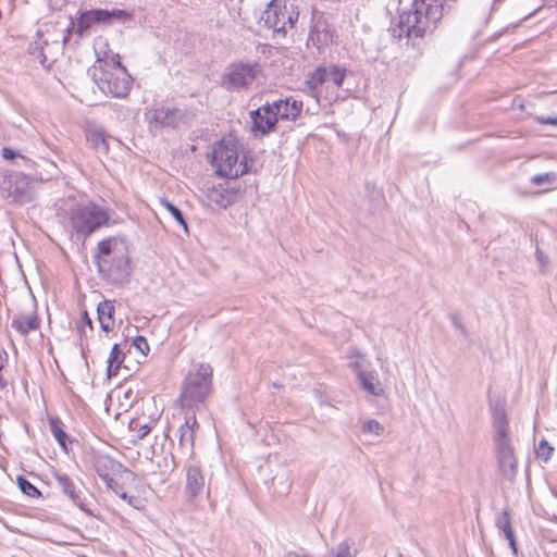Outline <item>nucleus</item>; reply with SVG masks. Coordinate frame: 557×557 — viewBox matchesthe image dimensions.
I'll use <instances>...</instances> for the list:
<instances>
[{
    "label": "nucleus",
    "mask_w": 557,
    "mask_h": 557,
    "mask_svg": "<svg viewBox=\"0 0 557 557\" xmlns=\"http://www.w3.org/2000/svg\"><path fill=\"white\" fill-rule=\"evenodd\" d=\"M531 181L535 185H541L545 182H550V174L549 173L537 174V175H534Z\"/></svg>",
    "instance_id": "79ce46f5"
},
{
    "label": "nucleus",
    "mask_w": 557,
    "mask_h": 557,
    "mask_svg": "<svg viewBox=\"0 0 557 557\" xmlns=\"http://www.w3.org/2000/svg\"><path fill=\"white\" fill-rule=\"evenodd\" d=\"M238 189L234 187L211 186L206 190V198L209 205L226 209L236 201Z\"/></svg>",
    "instance_id": "2eb2a0df"
},
{
    "label": "nucleus",
    "mask_w": 557,
    "mask_h": 557,
    "mask_svg": "<svg viewBox=\"0 0 557 557\" xmlns=\"http://www.w3.org/2000/svg\"><path fill=\"white\" fill-rule=\"evenodd\" d=\"M273 386H274V387H280L281 385H280L278 383L274 382V383H273Z\"/></svg>",
    "instance_id": "864d4df0"
},
{
    "label": "nucleus",
    "mask_w": 557,
    "mask_h": 557,
    "mask_svg": "<svg viewBox=\"0 0 557 557\" xmlns=\"http://www.w3.org/2000/svg\"><path fill=\"white\" fill-rule=\"evenodd\" d=\"M198 423L195 414L187 416L185 422L178 429V447L183 454L193 456L195 445V429Z\"/></svg>",
    "instance_id": "dca6fc26"
},
{
    "label": "nucleus",
    "mask_w": 557,
    "mask_h": 557,
    "mask_svg": "<svg viewBox=\"0 0 557 557\" xmlns=\"http://www.w3.org/2000/svg\"><path fill=\"white\" fill-rule=\"evenodd\" d=\"M121 499L123 500H126L128 498V494L123 490L120 492V494L117 495Z\"/></svg>",
    "instance_id": "603ef678"
},
{
    "label": "nucleus",
    "mask_w": 557,
    "mask_h": 557,
    "mask_svg": "<svg viewBox=\"0 0 557 557\" xmlns=\"http://www.w3.org/2000/svg\"><path fill=\"white\" fill-rule=\"evenodd\" d=\"M503 532L505 534V537L509 542V546L512 549V553L516 555L517 554V543H516V537H515L512 528L505 530Z\"/></svg>",
    "instance_id": "ea45409f"
},
{
    "label": "nucleus",
    "mask_w": 557,
    "mask_h": 557,
    "mask_svg": "<svg viewBox=\"0 0 557 557\" xmlns=\"http://www.w3.org/2000/svg\"><path fill=\"white\" fill-rule=\"evenodd\" d=\"M72 29H75V33L83 37L84 33L88 29L87 26H85L78 18L76 25L74 22H71V28H67V34L63 37V44L66 45V42L70 39Z\"/></svg>",
    "instance_id": "c9c22d12"
},
{
    "label": "nucleus",
    "mask_w": 557,
    "mask_h": 557,
    "mask_svg": "<svg viewBox=\"0 0 557 557\" xmlns=\"http://www.w3.org/2000/svg\"><path fill=\"white\" fill-rule=\"evenodd\" d=\"M450 320H451V323L463 335V336H468V331L466 329V326L463 325V323L460 321V318L457 313H451L450 314Z\"/></svg>",
    "instance_id": "58836bf2"
},
{
    "label": "nucleus",
    "mask_w": 557,
    "mask_h": 557,
    "mask_svg": "<svg viewBox=\"0 0 557 557\" xmlns=\"http://www.w3.org/2000/svg\"><path fill=\"white\" fill-rule=\"evenodd\" d=\"M535 257L539 262V264L544 268L548 263L547 256L537 247L535 251Z\"/></svg>",
    "instance_id": "37998d69"
},
{
    "label": "nucleus",
    "mask_w": 557,
    "mask_h": 557,
    "mask_svg": "<svg viewBox=\"0 0 557 557\" xmlns=\"http://www.w3.org/2000/svg\"><path fill=\"white\" fill-rule=\"evenodd\" d=\"M334 40V30L323 14L313 13L312 26L309 33L308 42H311L317 49L331 45Z\"/></svg>",
    "instance_id": "9b49d317"
},
{
    "label": "nucleus",
    "mask_w": 557,
    "mask_h": 557,
    "mask_svg": "<svg viewBox=\"0 0 557 557\" xmlns=\"http://www.w3.org/2000/svg\"><path fill=\"white\" fill-rule=\"evenodd\" d=\"M8 363V354L3 348H0V372Z\"/></svg>",
    "instance_id": "8fccbe9b"
},
{
    "label": "nucleus",
    "mask_w": 557,
    "mask_h": 557,
    "mask_svg": "<svg viewBox=\"0 0 557 557\" xmlns=\"http://www.w3.org/2000/svg\"><path fill=\"white\" fill-rule=\"evenodd\" d=\"M492 416V441L493 453L496 460V470L498 476L515 483L518 474V458L516 448L510 436V425L506 412V401L504 399H495L490 403Z\"/></svg>",
    "instance_id": "f257e3e1"
},
{
    "label": "nucleus",
    "mask_w": 557,
    "mask_h": 557,
    "mask_svg": "<svg viewBox=\"0 0 557 557\" xmlns=\"http://www.w3.org/2000/svg\"><path fill=\"white\" fill-rule=\"evenodd\" d=\"M495 525L498 530L505 531L511 527L510 511L509 508H505L496 518Z\"/></svg>",
    "instance_id": "473e14b6"
},
{
    "label": "nucleus",
    "mask_w": 557,
    "mask_h": 557,
    "mask_svg": "<svg viewBox=\"0 0 557 557\" xmlns=\"http://www.w3.org/2000/svg\"><path fill=\"white\" fill-rule=\"evenodd\" d=\"M11 326L23 336H26L32 331L38 330L40 327V320L34 304H32L29 310L15 314L12 319Z\"/></svg>",
    "instance_id": "f3484780"
},
{
    "label": "nucleus",
    "mask_w": 557,
    "mask_h": 557,
    "mask_svg": "<svg viewBox=\"0 0 557 557\" xmlns=\"http://www.w3.org/2000/svg\"><path fill=\"white\" fill-rule=\"evenodd\" d=\"M552 451L553 447L549 446V444L545 440H542L537 447V456L544 460H548V458L552 455Z\"/></svg>",
    "instance_id": "e433bc0d"
},
{
    "label": "nucleus",
    "mask_w": 557,
    "mask_h": 557,
    "mask_svg": "<svg viewBox=\"0 0 557 557\" xmlns=\"http://www.w3.org/2000/svg\"><path fill=\"white\" fill-rule=\"evenodd\" d=\"M212 165L221 177L236 178L250 172L246 157L239 160L238 143L222 140L212 151Z\"/></svg>",
    "instance_id": "39448f33"
},
{
    "label": "nucleus",
    "mask_w": 557,
    "mask_h": 557,
    "mask_svg": "<svg viewBox=\"0 0 557 557\" xmlns=\"http://www.w3.org/2000/svg\"><path fill=\"white\" fill-rule=\"evenodd\" d=\"M178 112L180 111L177 109H161L156 112L154 117L156 121L160 122L163 126H174L172 116Z\"/></svg>",
    "instance_id": "7c9ffc66"
},
{
    "label": "nucleus",
    "mask_w": 557,
    "mask_h": 557,
    "mask_svg": "<svg viewBox=\"0 0 557 557\" xmlns=\"http://www.w3.org/2000/svg\"><path fill=\"white\" fill-rule=\"evenodd\" d=\"M129 506L139 509L141 505V499L137 496L129 495L128 498L125 500Z\"/></svg>",
    "instance_id": "09e8293b"
},
{
    "label": "nucleus",
    "mask_w": 557,
    "mask_h": 557,
    "mask_svg": "<svg viewBox=\"0 0 557 557\" xmlns=\"http://www.w3.org/2000/svg\"><path fill=\"white\" fill-rule=\"evenodd\" d=\"M260 73L259 63L233 62L223 74L221 84L227 90L247 89Z\"/></svg>",
    "instance_id": "6e6552de"
},
{
    "label": "nucleus",
    "mask_w": 557,
    "mask_h": 557,
    "mask_svg": "<svg viewBox=\"0 0 557 557\" xmlns=\"http://www.w3.org/2000/svg\"><path fill=\"white\" fill-rule=\"evenodd\" d=\"M49 424H50L51 432H52L53 436L55 437V440L58 441V443L63 448H66L67 435L62 429L61 421L59 419H50Z\"/></svg>",
    "instance_id": "c85d7f7f"
},
{
    "label": "nucleus",
    "mask_w": 557,
    "mask_h": 557,
    "mask_svg": "<svg viewBox=\"0 0 557 557\" xmlns=\"http://www.w3.org/2000/svg\"><path fill=\"white\" fill-rule=\"evenodd\" d=\"M278 120L295 121L302 110V102L293 98L278 99L271 103Z\"/></svg>",
    "instance_id": "a211bd4d"
},
{
    "label": "nucleus",
    "mask_w": 557,
    "mask_h": 557,
    "mask_svg": "<svg viewBox=\"0 0 557 557\" xmlns=\"http://www.w3.org/2000/svg\"><path fill=\"white\" fill-rule=\"evenodd\" d=\"M54 479L58 483V487L71 499L74 505H76L88 516L95 517L94 510L88 507V504L85 502V497L82 496V491L76 490L75 483L66 473L55 472Z\"/></svg>",
    "instance_id": "ddd939ff"
},
{
    "label": "nucleus",
    "mask_w": 557,
    "mask_h": 557,
    "mask_svg": "<svg viewBox=\"0 0 557 557\" xmlns=\"http://www.w3.org/2000/svg\"><path fill=\"white\" fill-rule=\"evenodd\" d=\"M123 359H124V356H123L122 350L120 349L119 344H114L111 349L109 359H108L109 364H108L107 372H108L109 377L117 374V370L120 369V366L123 362Z\"/></svg>",
    "instance_id": "b1692460"
},
{
    "label": "nucleus",
    "mask_w": 557,
    "mask_h": 557,
    "mask_svg": "<svg viewBox=\"0 0 557 557\" xmlns=\"http://www.w3.org/2000/svg\"><path fill=\"white\" fill-rule=\"evenodd\" d=\"M327 82V69L324 66L317 67L306 79L305 84L310 94L314 97L319 95V87Z\"/></svg>",
    "instance_id": "5701e85b"
},
{
    "label": "nucleus",
    "mask_w": 557,
    "mask_h": 557,
    "mask_svg": "<svg viewBox=\"0 0 557 557\" xmlns=\"http://www.w3.org/2000/svg\"><path fill=\"white\" fill-rule=\"evenodd\" d=\"M107 487L110 488L111 491H113L116 495L120 494L121 491H123V486L117 482L115 481L113 478H112V482H104Z\"/></svg>",
    "instance_id": "a18cd8bd"
},
{
    "label": "nucleus",
    "mask_w": 557,
    "mask_h": 557,
    "mask_svg": "<svg viewBox=\"0 0 557 557\" xmlns=\"http://www.w3.org/2000/svg\"><path fill=\"white\" fill-rule=\"evenodd\" d=\"M92 76L99 89L106 95L125 98L129 94L133 79L121 63L112 70L95 69Z\"/></svg>",
    "instance_id": "0eeeda50"
},
{
    "label": "nucleus",
    "mask_w": 557,
    "mask_h": 557,
    "mask_svg": "<svg viewBox=\"0 0 557 557\" xmlns=\"http://www.w3.org/2000/svg\"><path fill=\"white\" fill-rule=\"evenodd\" d=\"M1 156L5 160H13L17 156V153L11 148L3 147L1 150Z\"/></svg>",
    "instance_id": "de8ad7c7"
},
{
    "label": "nucleus",
    "mask_w": 557,
    "mask_h": 557,
    "mask_svg": "<svg viewBox=\"0 0 557 557\" xmlns=\"http://www.w3.org/2000/svg\"><path fill=\"white\" fill-rule=\"evenodd\" d=\"M108 210L95 202L76 205L70 211V223L73 231L83 237L90 236L97 230L109 224Z\"/></svg>",
    "instance_id": "423d86ee"
},
{
    "label": "nucleus",
    "mask_w": 557,
    "mask_h": 557,
    "mask_svg": "<svg viewBox=\"0 0 557 557\" xmlns=\"http://www.w3.org/2000/svg\"><path fill=\"white\" fill-rule=\"evenodd\" d=\"M78 20L85 25L87 26V28H89L91 25H92V20L90 17V14L88 13V10L87 11H84L79 14L78 16Z\"/></svg>",
    "instance_id": "49530a36"
},
{
    "label": "nucleus",
    "mask_w": 557,
    "mask_h": 557,
    "mask_svg": "<svg viewBox=\"0 0 557 557\" xmlns=\"http://www.w3.org/2000/svg\"><path fill=\"white\" fill-rule=\"evenodd\" d=\"M284 5H280L276 0H272L268 8L262 12L259 25L272 30L274 39H281L286 36L284 18Z\"/></svg>",
    "instance_id": "9d476101"
},
{
    "label": "nucleus",
    "mask_w": 557,
    "mask_h": 557,
    "mask_svg": "<svg viewBox=\"0 0 557 557\" xmlns=\"http://www.w3.org/2000/svg\"><path fill=\"white\" fill-rule=\"evenodd\" d=\"M160 203L171 213V215L175 219V221L178 224H181L184 227V230L187 232V230H188L187 223L185 221V218H184L182 211L165 198H161Z\"/></svg>",
    "instance_id": "bb28decb"
},
{
    "label": "nucleus",
    "mask_w": 557,
    "mask_h": 557,
    "mask_svg": "<svg viewBox=\"0 0 557 557\" xmlns=\"http://www.w3.org/2000/svg\"><path fill=\"white\" fill-rule=\"evenodd\" d=\"M205 490V476L196 466H189L186 473V491L191 497L200 495Z\"/></svg>",
    "instance_id": "aec40b11"
},
{
    "label": "nucleus",
    "mask_w": 557,
    "mask_h": 557,
    "mask_svg": "<svg viewBox=\"0 0 557 557\" xmlns=\"http://www.w3.org/2000/svg\"><path fill=\"white\" fill-rule=\"evenodd\" d=\"M327 69V81H332L336 87H342L346 77V70L337 65H331Z\"/></svg>",
    "instance_id": "cd10ccee"
},
{
    "label": "nucleus",
    "mask_w": 557,
    "mask_h": 557,
    "mask_svg": "<svg viewBox=\"0 0 557 557\" xmlns=\"http://www.w3.org/2000/svg\"><path fill=\"white\" fill-rule=\"evenodd\" d=\"M83 322L88 325L90 327V330H92V322L90 320V318L88 317V313L85 311L83 313Z\"/></svg>",
    "instance_id": "3c124183"
},
{
    "label": "nucleus",
    "mask_w": 557,
    "mask_h": 557,
    "mask_svg": "<svg viewBox=\"0 0 557 557\" xmlns=\"http://www.w3.org/2000/svg\"><path fill=\"white\" fill-rule=\"evenodd\" d=\"M362 431L374 433L375 435H381L384 431V428L379 421L372 419L363 423Z\"/></svg>",
    "instance_id": "f704fd0d"
},
{
    "label": "nucleus",
    "mask_w": 557,
    "mask_h": 557,
    "mask_svg": "<svg viewBox=\"0 0 557 557\" xmlns=\"http://www.w3.org/2000/svg\"><path fill=\"white\" fill-rule=\"evenodd\" d=\"M250 119L252 121V129L261 133L262 135L273 132L278 121L275 110L271 108V103L269 102L256 110H252L250 112Z\"/></svg>",
    "instance_id": "4468645a"
},
{
    "label": "nucleus",
    "mask_w": 557,
    "mask_h": 557,
    "mask_svg": "<svg viewBox=\"0 0 557 557\" xmlns=\"http://www.w3.org/2000/svg\"><path fill=\"white\" fill-rule=\"evenodd\" d=\"M456 0H413L408 12L399 14V22L393 29L394 37H424L432 33L444 14L445 8Z\"/></svg>",
    "instance_id": "f03ea898"
},
{
    "label": "nucleus",
    "mask_w": 557,
    "mask_h": 557,
    "mask_svg": "<svg viewBox=\"0 0 557 557\" xmlns=\"http://www.w3.org/2000/svg\"><path fill=\"white\" fill-rule=\"evenodd\" d=\"M134 430H137V435L139 438H144L145 436H147L150 433L151 428L148 424L138 425L136 423L134 426Z\"/></svg>",
    "instance_id": "a19ab883"
},
{
    "label": "nucleus",
    "mask_w": 557,
    "mask_h": 557,
    "mask_svg": "<svg viewBox=\"0 0 557 557\" xmlns=\"http://www.w3.org/2000/svg\"><path fill=\"white\" fill-rule=\"evenodd\" d=\"M87 139L92 144L94 148L98 151L107 153L109 151V144L104 136L103 131L92 129L87 134Z\"/></svg>",
    "instance_id": "393cba45"
},
{
    "label": "nucleus",
    "mask_w": 557,
    "mask_h": 557,
    "mask_svg": "<svg viewBox=\"0 0 557 557\" xmlns=\"http://www.w3.org/2000/svg\"><path fill=\"white\" fill-rule=\"evenodd\" d=\"M29 53L44 66L49 67L50 64L47 63V57L44 53V46L39 42H34L29 47Z\"/></svg>",
    "instance_id": "2f4dec72"
},
{
    "label": "nucleus",
    "mask_w": 557,
    "mask_h": 557,
    "mask_svg": "<svg viewBox=\"0 0 557 557\" xmlns=\"http://www.w3.org/2000/svg\"><path fill=\"white\" fill-rule=\"evenodd\" d=\"M92 466L103 482H112V476L119 473H125L127 476L134 478V473L131 470L104 454L95 455Z\"/></svg>",
    "instance_id": "f8f14e48"
},
{
    "label": "nucleus",
    "mask_w": 557,
    "mask_h": 557,
    "mask_svg": "<svg viewBox=\"0 0 557 557\" xmlns=\"http://www.w3.org/2000/svg\"><path fill=\"white\" fill-rule=\"evenodd\" d=\"M299 12L294 9H288L284 5V14H282V18H284L285 29L287 30V26L292 28L296 21L298 20Z\"/></svg>",
    "instance_id": "72a5a7b5"
},
{
    "label": "nucleus",
    "mask_w": 557,
    "mask_h": 557,
    "mask_svg": "<svg viewBox=\"0 0 557 557\" xmlns=\"http://www.w3.org/2000/svg\"><path fill=\"white\" fill-rule=\"evenodd\" d=\"M212 367L199 363L190 371L182 385L180 403L183 409H196L209 397L212 389Z\"/></svg>",
    "instance_id": "20e7f679"
},
{
    "label": "nucleus",
    "mask_w": 557,
    "mask_h": 557,
    "mask_svg": "<svg viewBox=\"0 0 557 557\" xmlns=\"http://www.w3.org/2000/svg\"><path fill=\"white\" fill-rule=\"evenodd\" d=\"M0 186L15 202L32 200L30 177L24 173L15 172L3 176Z\"/></svg>",
    "instance_id": "1a4fd4ad"
},
{
    "label": "nucleus",
    "mask_w": 557,
    "mask_h": 557,
    "mask_svg": "<svg viewBox=\"0 0 557 557\" xmlns=\"http://www.w3.org/2000/svg\"><path fill=\"white\" fill-rule=\"evenodd\" d=\"M96 255L98 271L110 284L128 283L132 267L126 242L119 237H109L98 243Z\"/></svg>",
    "instance_id": "7ed1b4c3"
},
{
    "label": "nucleus",
    "mask_w": 557,
    "mask_h": 557,
    "mask_svg": "<svg viewBox=\"0 0 557 557\" xmlns=\"http://www.w3.org/2000/svg\"><path fill=\"white\" fill-rule=\"evenodd\" d=\"M358 379L362 388L366 389L369 394L373 396H380L383 394L384 389L381 387V384L377 380V374L375 372L360 371L358 373Z\"/></svg>",
    "instance_id": "4be33fe9"
},
{
    "label": "nucleus",
    "mask_w": 557,
    "mask_h": 557,
    "mask_svg": "<svg viewBox=\"0 0 557 557\" xmlns=\"http://www.w3.org/2000/svg\"><path fill=\"white\" fill-rule=\"evenodd\" d=\"M16 481H17V485H18L20 490L25 495H27L29 497H36V498L41 496L40 491L24 476H21V475L17 476Z\"/></svg>",
    "instance_id": "c756f323"
},
{
    "label": "nucleus",
    "mask_w": 557,
    "mask_h": 557,
    "mask_svg": "<svg viewBox=\"0 0 557 557\" xmlns=\"http://www.w3.org/2000/svg\"><path fill=\"white\" fill-rule=\"evenodd\" d=\"M334 557H357L358 550L351 540L341 542L333 550Z\"/></svg>",
    "instance_id": "a878e982"
},
{
    "label": "nucleus",
    "mask_w": 557,
    "mask_h": 557,
    "mask_svg": "<svg viewBox=\"0 0 557 557\" xmlns=\"http://www.w3.org/2000/svg\"><path fill=\"white\" fill-rule=\"evenodd\" d=\"M134 346L144 355L149 351V345L147 339L144 336H137L133 341Z\"/></svg>",
    "instance_id": "4c0bfd02"
},
{
    "label": "nucleus",
    "mask_w": 557,
    "mask_h": 557,
    "mask_svg": "<svg viewBox=\"0 0 557 557\" xmlns=\"http://www.w3.org/2000/svg\"><path fill=\"white\" fill-rule=\"evenodd\" d=\"M115 308L111 300H103L97 307L98 320L104 332H110L114 326Z\"/></svg>",
    "instance_id": "412c9836"
},
{
    "label": "nucleus",
    "mask_w": 557,
    "mask_h": 557,
    "mask_svg": "<svg viewBox=\"0 0 557 557\" xmlns=\"http://www.w3.org/2000/svg\"><path fill=\"white\" fill-rule=\"evenodd\" d=\"M535 120L540 124H548V125L557 126V117L536 116Z\"/></svg>",
    "instance_id": "c03bdc74"
},
{
    "label": "nucleus",
    "mask_w": 557,
    "mask_h": 557,
    "mask_svg": "<svg viewBox=\"0 0 557 557\" xmlns=\"http://www.w3.org/2000/svg\"><path fill=\"white\" fill-rule=\"evenodd\" d=\"M92 24L110 25L113 21H129L132 14L125 10H104V9H92L88 10Z\"/></svg>",
    "instance_id": "6ab92c4d"
}]
</instances>
